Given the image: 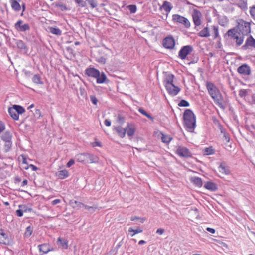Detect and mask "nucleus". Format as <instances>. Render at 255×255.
Here are the masks:
<instances>
[{"mask_svg": "<svg viewBox=\"0 0 255 255\" xmlns=\"http://www.w3.org/2000/svg\"><path fill=\"white\" fill-rule=\"evenodd\" d=\"M206 88L209 94L214 100L216 104L218 105L219 107L224 109V106L222 102V96L218 88L214 84L209 82L206 83Z\"/></svg>", "mask_w": 255, "mask_h": 255, "instance_id": "obj_1", "label": "nucleus"}, {"mask_svg": "<svg viewBox=\"0 0 255 255\" xmlns=\"http://www.w3.org/2000/svg\"><path fill=\"white\" fill-rule=\"evenodd\" d=\"M185 125L188 131L193 132L196 126L195 116L190 109L185 110L183 114Z\"/></svg>", "mask_w": 255, "mask_h": 255, "instance_id": "obj_2", "label": "nucleus"}, {"mask_svg": "<svg viewBox=\"0 0 255 255\" xmlns=\"http://www.w3.org/2000/svg\"><path fill=\"white\" fill-rule=\"evenodd\" d=\"M226 35L231 40H235L236 44L237 46H239L243 44L244 36L239 34L236 28L228 30L226 33Z\"/></svg>", "mask_w": 255, "mask_h": 255, "instance_id": "obj_3", "label": "nucleus"}, {"mask_svg": "<svg viewBox=\"0 0 255 255\" xmlns=\"http://www.w3.org/2000/svg\"><path fill=\"white\" fill-rule=\"evenodd\" d=\"M76 159L77 161L84 163H96L98 161L97 156L89 153H80L76 155Z\"/></svg>", "mask_w": 255, "mask_h": 255, "instance_id": "obj_4", "label": "nucleus"}, {"mask_svg": "<svg viewBox=\"0 0 255 255\" xmlns=\"http://www.w3.org/2000/svg\"><path fill=\"white\" fill-rule=\"evenodd\" d=\"M236 29L239 34L245 36L248 35L251 32L250 23L242 19L237 21Z\"/></svg>", "mask_w": 255, "mask_h": 255, "instance_id": "obj_5", "label": "nucleus"}, {"mask_svg": "<svg viewBox=\"0 0 255 255\" xmlns=\"http://www.w3.org/2000/svg\"><path fill=\"white\" fill-rule=\"evenodd\" d=\"M172 20L174 23H178L183 25L186 28H189L190 22L187 18L178 14L172 15Z\"/></svg>", "mask_w": 255, "mask_h": 255, "instance_id": "obj_6", "label": "nucleus"}, {"mask_svg": "<svg viewBox=\"0 0 255 255\" xmlns=\"http://www.w3.org/2000/svg\"><path fill=\"white\" fill-rule=\"evenodd\" d=\"M176 153L180 157L188 158L192 156V153L187 148L181 146L177 147Z\"/></svg>", "mask_w": 255, "mask_h": 255, "instance_id": "obj_7", "label": "nucleus"}, {"mask_svg": "<svg viewBox=\"0 0 255 255\" xmlns=\"http://www.w3.org/2000/svg\"><path fill=\"white\" fill-rule=\"evenodd\" d=\"M237 72L243 76H249L251 74L250 67L247 64H243L239 66L237 70Z\"/></svg>", "mask_w": 255, "mask_h": 255, "instance_id": "obj_8", "label": "nucleus"}, {"mask_svg": "<svg viewBox=\"0 0 255 255\" xmlns=\"http://www.w3.org/2000/svg\"><path fill=\"white\" fill-rule=\"evenodd\" d=\"M193 51V47L190 45L183 46L179 52V57L181 59H185L187 55Z\"/></svg>", "mask_w": 255, "mask_h": 255, "instance_id": "obj_9", "label": "nucleus"}, {"mask_svg": "<svg viewBox=\"0 0 255 255\" xmlns=\"http://www.w3.org/2000/svg\"><path fill=\"white\" fill-rule=\"evenodd\" d=\"M192 16L194 25L196 26H200L201 24V13L197 9H194L192 12Z\"/></svg>", "mask_w": 255, "mask_h": 255, "instance_id": "obj_10", "label": "nucleus"}, {"mask_svg": "<svg viewBox=\"0 0 255 255\" xmlns=\"http://www.w3.org/2000/svg\"><path fill=\"white\" fill-rule=\"evenodd\" d=\"M12 137V134L9 131H5L1 136L2 140L5 142V146L7 147L8 148H10L11 146Z\"/></svg>", "mask_w": 255, "mask_h": 255, "instance_id": "obj_11", "label": "nucleus"}, {"mask_svg": "<svg viewBox=\"0 0 255 255\" xmlns=\"http://www.w3.org/2000/svg\"><path fill=\"white\" fill-rule=\"evenodd\" d=\"M168 93L172 96L176 95L180 91V88L176 86L173 83L165 86Z\"/></svg>", "mask_w": 255, "mask_h": 255, "instance_id": "obj_12", "label": "nucleus"}, {"mask_svg": "<svg viewBox=\"0 0 255 255\" xmlns=\"http://www.w3.org/2000/svg\"><path fill=\"white\" fill-rule=\"evenodd\" d=\"M163 46L167 49H173L175 46V40L172 36H168L163 41Z\"/></svg>", "mask_w": 255, "mask_h": 255, "instance_id": "obj_13", "label": "nucleus"}, {"mask_svg": "<svg viewBox=\"0 0 255 255\" xmlns=\"http://www.w3.org/2000/svg\"><path fill=\"white\" fill-rule=\"evenodd\" d=\"M23 24V21L18 20L15 24V28L19 31L24 32L29 30L30 27L28 24Z\"/></svg>", "mask_w": 255, "mask_h": 255, "instance_id": "obj_14", "label": "nucleus"}, {"mask_svg": "<svg viewBox=\"0 0 255 255\" xmlns=\"http://www.w3.org/2000/svg\"><path fill=\"white\" fill-rule=\"evenodd\" d=\"M249 47L255 48V39L252 36L246 39L245 44L242 46V48L243 50H247Z\"/></svg>", "mask_w": 255, "mask_h": 255, "instance_id": "obj_15", "label": "nucleus"}, {"mask_svg": "<svg viewBox=\"0 0 255 255\" xmlns=\"http://www.w3.org/2000/svg\"><path fill=\"white\" fill-rule=\"evenodd\" d=\"M126 133H127L129 137H131L134 135L135 131V125L132 123H128L127 126L125 128Z\"/></svg>", "mask_w": 255, "mask_h": 255, "instance_id": "obj_16", "label": "nucleus"}, {"mask_svg": "<svg viewBox=\"0 0 255 255\" xmlns=\"http://www.w3.org/2000/svg\"><path fill=\"white\" fill-rule=\"evenodd\" d=\"M100 71L94 68H87L85 71V74L89 77L96 78L99 76Z\"/></svg>", "mask_w": 255, "mask_h": 255, "instance_id": "obj_17", "label": "nucleus"}, {"mask_svg": "<svg viewBox=\"0 0 255 255\" xmlns=\"http://www.w3.org/2000/svg\"><path fill=\"white\" fill-rule=\"evenodd\" d=\"M197 34L198 36L202 38L209 37L210 36V29L208 27V25H207V26L201 30Z\"/></svg>", "mask_w": 255, "mask_h": 255, "instance_id": "obj_18", "label": "nucleus"}, {"mask_svg": "<svg viewBox=\"0 0 255 255\" xmlns=\"http://www.w3.org/2000/svg\"><path fill=\"white\" fill-rule=\"evenodd\" d=\"M0 243L4 244L9 243L8 235L5 233L2 230H0Z\"/></svg>", "mask_w": 255, "mask_h": 255, "instance_id": "obj_19", "label": "nucleus"}, {"mask_svg": "<svg viewBox=\"0 0 255 255\" xmlns=\"http://www.w3.org/2000/svg\"><path fill=\"white\" fill-rule=\"evenodd\" d=\"M57 244L59 247L62 249H66L68 248V242L65 239L58 238L57 241Z\"/></svg>", "mask_w": 255, "mask_h": 255, "instance_id": "obj_20", "label": "nucleus"}, {"mask_svg": "<svg viewBox=\"0 0 255 255\" xmlns=\"http://www.w3.org/2000/svg\"><path fill=\"white\" fill-rule=\"evenodd\" d=\"M114 129L121 138H124L126 135L125 128H122L121 126H117L114 128Z\"/></svg>", "mask_w": 255, "mask_h": 255, "instance_id": "obj_21", "label": "nucleus"}, {"mask_svg": "<svg viewBox=\"0 0 255 255\" xmlns=\"http://www.w3.org/2000/svg\"><path fill=\"white\" fill-rule=\"evenodd\" d=\"M174 76L172 74L166 73L165 74V77L164 80V84L165 86L173 82V79Z\"/></svg>", "mask_w": 255, "mask_h": 255, "instance_id": "obj_22", "label": "nucleus"}, {"mask_svg": "<svg viewBox=\"0 0 255 255\" xmlns=\"http://www.w3.org/2000/svg\"><path fill=\"white\" fill-rule=\"evenodd\" d=\"M204 187L210 191H215L217 189V187L216 185L211 182H207L205 183Z\"/></svg>", "mask_w": 255, "mask_h": 255, "instance_id": "obj_23", "label": "nucleus"}, {"mask_svg": "<svg viewBox=\"0 0 255 255\" xmlns=\"http://www.w3.org/2000/svg\"><path fill=\"white\" fill-rule=\"evenodd\" d=\"M97 83L102 84L106 81L107 77L104 72H99V76L96 78Z\"/></svg>", "mask_w": 255, "mask_h": 255, "instance_id": "obj_24", "label": "nucleus"}, {"mask_svg": "<svg viewBox=\"0 0 255 255\" xmlns=\"http://www.w3.org/2000/svg\"><path fill=\"white\" fill-rule=\"evenodd\" d=\"M16 44L17 47L18 49L23 50L24 52H26L27 50V48L25 44V43L20 40H18L16 42Z\"/></svg>", "mask_w": 255, "mask_h": 255, "instance_id": "obj_25", "label": "nucleus"}, {"mask_svg": "<svg viewBox=\"0 0 255 255\" xmlns=\"http://www.w3.org/2000/svg\"><path fill=\"white\" fill-rule=\"evenodd\" d=\"M191 181L193 184L198 187H201L202 186L203 183L201 179L198 177H193L191 178Z\"/></svg>", "mask_w": 255, "mask_h": 255, "instance_id": "obj_26", "label": "nucleus"}, {"mask_svg": "<svg viewBox=\"0 0 255 255\" xmlns=\"http://www.w3.org/2000/svg\"><path fill=\"white\" fill-rule=\"evenodd\" d=\"M38 247L39 251L43 252V254H46L51 250L49 248V245L47 244L39 245Z\"/></svg>", "mask_w": 255, "mask_h": 255, "instance_id": "obj_27", "label": "nucleus"}, {"mask_svg": "<svg viewBox=\"0 0 255 255\" xmlns=\"http://www.w3.org/2000/svg\"><path fill=\"white\" fill-rule=\"evenodd\" d=\"M167 12H169L173 6L171 3L168 1H164L161 7Z\"/></svg>", "mask_w": 255, "mask_h": 255, "instance_id": "obj_28", "label": "nucleus"}, {"mask_svg": "<svg viewBox=\"0 0 255 255\" xmlns=\"http://www.w3.org/2000/svg\"><path fill=\"white\" fill-rule=\"evenodd\" d=\"M49 31L51 33L57 35V36H60L62 34V31L61 30L56 27H48Z\"/></svg>", "mask_w": 255, "mask_h": 255, "instance_id": "obj_29", "label": "nucleus"}, {"mask_svg": "<svg viewBox=\"0 0 255 255\" xmlns=\"http://www.w3.org/2000/svg\"><path fill=\"white\" fill-rule=\"evenodd\" d=\"M219 171L222 174H228L229 173V168L225 163H221L219 167Z\"/></svg>", "mask_w": 255, "mask_h": 255, "instance_id": "obj_30", "label": "nucleus"}, {"mask_svg": "<svg viewBox=\"0 0 255 255\" xmlns=\"http://www.w3.org/2000/svg\"><path fill=\"white\" fill-rule=\"evenodd\" d=\"M8 112L10 116L15 120H18L19 119V116L16 112L14 110L13 107H10L8 109Z\"/></svg>", "mask_w": 255, "mask_h": 255, "instance_id": "obj_31", "label": "nucleus"}, {"mask_svg": "<svg viewBox=\"0 0 255 255\" xmlns=\"http://www.w3.org/2000/svg\"><path fill=\"white\" fill-rule=\"evenodd\" d=\"M10 2L12 8L16 11H19L21 9L19 3L15 0H10Z\"/></svg>", "mask_w": 255, "mask_h": 255, "instance_id": "obj_32", "label": "nucleus"}, {"mask_svg": "<svg viewBox=\"0 0 255 255\" xmlns=\"http://www.w3.org/2000/svg\"><path fill=\"white\" fill-rule=\"evenodd\" d=\"M69 176V173L66 170H62L58 172V176L59 178L63 179Z\"/></svg>", "mask_w": 255, "mask_h": 255, "instance_id": "obj_33", "label": "nucleus"}, {"mask_svg": "<svg viewBox=\"0 0 255 255\" xmlns=\"http://www.w3.org/2000/svg\"><path fill=\"white\" fill-rule=\"evenodd\" d=\"M32 80L33 82L37 84H43V82L42 81L40 76L39 74H35L33 76Z\"/></svg>", "mask_w": 255, "mask_h": 255, "instance_id": "obj_34", "label": "nucleus"}, {"mask_svg": "<svg viewBox=\"0 0 255 255\" xmlns=\"http://www.w3.org/2000/svg\"><path fill=\"white\" fill-rule=\"evenodd\" d=\"M13 107L14 109V110H15V111L16 112V113L18 114V116H19V114H21L24 113L25 111V109L23 107H22L20 105H14L13 106Z\"/></svg>", "mask_w": 255, "mask_h": 255, "instance_id": "obj_35", "label": "nucleus"}, {"mask_svg": "<svg viewBox=\"0 0 255 255\" xmlns=\"http://www.w3.org/2000/svg\"><path fill=\"white\" fill-rule=\"evenodd\" d=\"M161 139L162 141L165 143H169L172 140V138L169 135L163 133H161Z\"/></svg>", "mask_w": 255, "mask_h": 255, "instance_id": "obj_36", "label": "nucleus"}, {"mask_svg": "<svg viewBox=\"0 0 255 255\" xmlns=\"http://www.w3.org/2000/svg\"><path fill=\"white\" fill-rule=\"evenodd\" d=\"M213 34V39H216L219 36L218 27L215 25L211 26Z\"/></svg>", "mask_w": 255, "mask_h": 255, "instance_id": "obj_37", "label": "nucleus"}, {"mask_svg": "<svg viewBox=\"0 0 255 255\" xmlns=\"http://www.w3.org/2000/svg\"><path fill=\"white\" fill-rule=\"evenodd\" d=\"M19 207L20 209L17 210L16 211V213L17 216L21 217L23 216V210H24L25 211H26V210L24 209L25 208V206L23 205H19Z\"/></svg>", "mask_w": 255, "mask_h": 255, "instance_id": "obj_38", "label": "nucleus"}, {"mask_svg": "<svg viewBox=\"0 0 255 255\" xmlns=\"http://www.w3.org/2000/svg\"><path fill=\"white\" fill-rule=\"evenodd\" d=\"M221 132L223 134V140L226 142L230 141V135L228 133H226L222 128H220Z\"/></svg>", "mask_w": 255, "mask_h": 255, "instance_id": "obj_39", "label": "nucleus"}, {"mask_svg": "<svg viewBox=\"0 0 255 255\" xmlns=\"http://www.w3.org/2000/svg\"><path fill=\"white\" fill-rule=\"evenodd\" d=\"M33 232V228L30 226H28L26 229V231L25 232V236L26 237H29L32 233Z\"/></svg>", "mask_w": 255, "mask_h": 255, "instance_id": "obj_40", "label": "nucleus"}, {"mask_svg": "<svg viewBox=\"0 0 255 255\" xmlns=\"http://www.w3.org/2000/svg\"><path fill=\"white\" fill-rule=\"evenodd\" d=\"M129 232H133L132 234H131V236H134L136 234L141 233L142 232V230L139 228L134 230L132 228L130 227L128 229Z\"/></svg>", "mask_w": 255, "mask_h": 255, "instance_id": "obj_41", "label": "nucleus"}, {"mask_svg": "<svg viewBox=\"0 0 255 255\" xmlns=\"http://www.w3.org/2000/svg\"><path fill=\"white\" fill-rule=\"evenodd\" d=\"M204 154L207 155H212L214 153V150L212 147L206 148L204 150Z\"/></svg>", "mask_w": 255, "mask_h": 255, "instance_id": "obj_42", "label": "nucleus"}, {"mask_svg": "<svg viewBox=\"0 0 255 255\" xmlns=\"http://www.w3.org/2000/svg\"><path fill=\"white\" fill-rule=\"evenodd\" d=\"M86 2L91 6L92 8H94L97 6V2L95 0H86Z\"/></svg>", "mask_w": 255, "mask_h": 255, "instance_id": "obj_43", "label": "nucleus"}, {"mask_svg": "<svg viewBox=\"0 0 255 255\" xmlns=\"http://www.w3.org/2000/svg\"><path fill=\"white\" fill-rule=\"evenodd\" d=\"M84 206V204H83L80 202L75 201L74 202L73 207L78 209L83 207Z\"/></svg>", "mask_w": 255, "mask_h": 255, "instance_id": "obj_44", "label": "nucleus"}, {"mask_svg": "<svg viewBox=\"0 0 255 255\" xmlns=\"http://www.w3.org/2000/svg\"><path fill=\"white\" fill-rule=\"evenodd\" d=\"M128 8L130 11V13H135L137 10L135 5H129L128 6Z\"/></svg>", "mask_w": 255, "mask_h": 255, "instance_id": "obj_45", "label": "nucleus"}, {"mask_svg": "<svg viewBox=\"0 0 255 255\" xmlns=\"http://www.w3.org/2000/svg\"><path fill=\"white\" fill-rule=\"evenodd\" d=\"M178 106L180 107H188L189 106V103L188 101L185 100H182L178 103Z\"/></svg>", "mask_w": 255, "mask_h": 255, "instance_id": "obj_46", "label": "nucleus"}, {"mask_svg": "<svg viewBox=\"0 0 255 255\" xmlns=\"http://www.w3.org/2000/svg\"><path fill=\"white\" fill-rule=\"evenodd\" d=\"M250 13L252 18L255 20V6H253L250 7Z\"/></svg>", "mask_w": 255, "mask_h": 255, "instance_id": "obj_47", "label": "nucleus"}, {"mask_svg": "<svg viewBox=\"0 0 255 255\" xmlns=\"http://www.w3.org/2000/svg\"><path fill=\"white\" fill-rule=\"evenodd\" d=\"M117 121L119 124H123L125 122V118L121 115H119L117 117Z\"/></svg>", "mask_w": 255, "mask_h": 255, "instance_id": "obj_48", "label": "nucleus"}, {"mask_svg": "<svg viewBox=\"0 0 255 255\" xmlns=\"http://www.w3.org/2000/svg\"><path fill=\"white\" fill-rule=\"evenodd\" d=\"M247 93H248V92H247V90L242 89V90H240L239 95L241 97H244L246 96V95L247 94Z\"/></svg>", "mask_w": 255, "mask_h": 255, "instance_id": "obj_49", "label": "nucleus"}, {"mask_svg": "<svg viewBox=\"0 0 255 255\" xmlns=\"http://www.w3.org/2000/svg\"><path fill=\"white\" fill-rule=\"evenodd\" d=\"M131 220L132 221H135L137 220H139L141 223H143L144 220L143 218H141L137 216H133L131 217Z\"/></svg>", "mask_w": 255, "mask_h": 255, "instance_id": "obj_50", "label": "nucleus"}, {"mask_svg": "<svg viewBox=\"0 0 255 255\" xmlns=\"http://www.w3.org/2000/svg\"><path fill=\"white\" fill-rule=\"evenodd\" d=\"M74 1L81 7H85L86 5V2L83 1V0H74Z\"/></svg>", "mask_w": 255, "mask_h": 255, "instance_id": "obj_51", "label": "nucleus"}, {"mask_svg": "<svg viewBox=\"0 0 255 255\" xmlns=\"http://www.w3.org/2000/svg\"><path fill=\"white\" fill-rule=\"evenodd\" d=\"M90 100L95 105H96L98 102V100L94 96H90Z\"/></svg>", "mask_w": 255, "mask_h": 255, "instance_id": "obj_52", "label": "nucleus"}, {"mask_svg": "<svg viewBox=\"0 0 255 255\" xmlns=\"http://www.w3.org/2000/svg\"><path fill=\"white\" fill-rule=\"evenodd\" d=\"M96 206H90V208L88 209V212L90 213H92L94 212L95 211L96 209H97Z\"/></svg>", "mask_w": 255, "mask_h": 255, "instance_id": "obj_53", "label": "nucleus"}, {"mask_svg": "<svg viewBox=\"0 0 255 255\" xmlns=\"http://www.w3.org/2000/svg\"><path fill=\"white\" fill-rule=\"evenodd\" d=\"M34 116L37 118H39L41 116V112L39 109L35 110V113H34Z\"/></svg>", "mask_w": 255, "mask_h": 255, "instance_id": "obj_54", "label": "nucleus"}, {"mask_svg": "<svg viewBox=\"0 0 255 255\" xmlns=\"http://www.w3.org/2000/svg\"><path fill=\"white\" fill-rule=\"evenodd\" d=\"M5 129V125L2 122H0V133Z\"/></svg>", "mask_w": 255, "mask_h": 255, "instance_id": "obj_55", "label": "nucleus"}, {"mask_svg": "<svg viewBox=\"0 0 255 255\" xmlns=\"http://www.w3.org/2000/svg\"><path fill=\"white\" fill-rule=\"evenodd\" d=\"M79 90H80V94L81 96H82L83 97H84L86 96V92L83 88L80 87Z\"/></svg>", "mask_w": 255, "mask_h": 255, "instance_id": "obj_56", "label": "nucleus"}, {"mask_svg": "<svg viewBox=\"0 0 255 255\" xmlns=\"http://www.w3.org/2000/svg\"><path fill=\"white\" fill-rule=\"evenodd\" d=\"M74 163H75V161L73 159L70 160L67 164V167H71L72 165H73L74 164Z\"/></svg>", "mask_w": 255, "mask_h": 255, "instance_id": "obj_57", "label": "nucleus"}, {"mask_svg": "<svg viewBox=\"0 0 255 255\" xmlns=\"http://www.w3.org/2000/svg\"><path fill=\"white\" fill-rule=\"evenodd\" d=\"M164 232V229L162 228H159L156 231V233L159 235H162Z\"/></svg>", "mask_w": 255, "mask_h": 255, "instance_id": "obj_58", "label": "nucleus"}, {"mask_svg": "<svg viewBox=\"0 0 255 255\" xmlns=\"http://www.w3.org/2000/svg\"><path fill=\"white\" fill-rule=\"evenodd\" d=\"M60 202H61V200L60 199H55L53 201H52L51 202V204L53 205H55L56 204H57L60 203Z\"/></svg>", "mask_w": 255, "mask_h": 255, "instance_id": "obj_59", "label": "nucleus"}, {"mask_svg": "<svg viewBox=\"0 0 255 255\" xmlns=\"http://www.w3.org/2000/svg\"><path fill=\"white\" fill-rule=\"evenodd\" d=\"M139 112L144 116H146L148 114L143 109L139 108L138 110Z\"/></svg>", "mask_w": 255, "mask_h": 255, "instance_id": "obj_60", "label": "nucleus"}, {"mask_svg": "<svg viewBox=\"0 0 255 255\" xmlns=\"http://www.w3.org/2000/svg\"><path fill=\"white\" fill-rule=\"evenodd\" d=\"M206 230L211 233L212 234H214L215 233V230L213 228H211L210 227L207 228Z\"/></svg>", "mask_w": 255, "mask_h": 255, "instance_id": "obj_61", "label": "nucleus"}, {"mask_svg": "<svg viewBox=\"0 0 255 255\" xmlns=\"http://www.w3.org/2000/svg\"><path fill=\"white\" fill-rule=\"evenodd\" d=\"M106 59L104 57H101L97 61L101 63H105L106 62Z\"/></svg>", "mask_w": 255, "mask_h": 255, "instance_id": "obj_62", "label": "nucleus"}, {"mask_svg": "<svg viewBox=\"0 0 255 255\" xmlns=\"http://www.w3.org/2000/svg\"><path fill=\"white\" fill-rule=\"evenodd\" d=\"M104 124L107 126H111V121L108 119H106L104 121Z\"/></svg>", "mask_w": 255, "mask_h": 255, "instance_id": "obj_63", "label": "nucleus"}, {"mask_svg": "<svg viewBox=\"0 0 255 255\" xmlns=\"http://www.w3.org/2000/svg\"><path fill=\"white\" fill-rule=\"evenodd\" d=\"M29 167L31 168L33 171H36L38 169L36 166L32 164L30 165Z\"/></svg>", "mask_w": 255, "mask_h": 255, "instance_id": "obj_64", "label": "nucleus"}]
</instances>
